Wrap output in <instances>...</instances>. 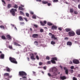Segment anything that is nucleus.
<instances>
[{"instance_id":"obj_1","label":"nucleus","mask_w":80,"mask_h":80,"mask_svg":"<svg viewBox=\"0 0 80 80\" xmlns=\"http://www.w3.org/2000/svg\"><path fill=\"white\" fill-rule=\"evenodd\" d=\"M17 10L16 9L12 8L10 10V12L11 13V14L13 15V16H15V12H17Z\"/></svg>"},{"instance_id":"obj_2","label":"nucleus","mask_w":80,"mask_h":80,"mask_svg":"<svg viewBox=\"0 0 80 80\" xmlns=\"http://www.w3.org/2000/svg\"><path fill=\"white\" fill-rule=\"evenodd\" d=\"M9 60L11 62H12V63H15V64H17V62L16 61V59H15V58L10 57H9Z\"/></svg>"},{"instance_id":"obj_3","label":"nucleus","mask_w":80,"mask_h":80,"mask_svg":"<svg viewBox=\"0 0 80 80\" xmlns=\"http://www.w3.org/2000/svg\"><path fill=\"white\" fill-rule=\"evenodd\" d=\"M52 71L53 72V74L54 75H57L58 74V71H57V69L56 68H53L52 69Z\"/></svg>"},{"instance_id":"obj_4","label":"nucleus","mask_w":80,"mask_h":80,"mask_svg":"<svg viewBox=\"0 0 80 80\" xmlns=\"http://www.w3.org/2000/svg\"><path fill=\"white\" fill-rule=\"evenodd\" d=\"M18 75H19V76H22V77H23V76H26L27 74L26 72L24 71H20L19 72Z\"/></svg>"},{"instance_id":"obj_5","label":"nucleus","mask_w":80,"mask_h":80,"mask_svg":"<svg viewBox=\"0 0 80 80\" xmlns=\"http://www.w3.org/2000/svg\"><path fill=\"white\" fill-rule=\"evenodd\" d=\"M68 35L69 37H73V36H75V33L74 32H73V31H71L68 32Z\"/></svg>"},{"instance_id":"obj_6","label":"nucleus","mask_w":80,"mask_h":80,"mask_svg":"<svg viewBox=\"0 0 80 80\" xmlns=\"http://www.w3.org/2000/svg\"><path fill=\"white\" fill-rule=\"evenodd\" d=\"M57 61V58L56 57L52 58V60H51V62H52V63H54V64H55L56 63V62L55 61Z\"/></svg>"},{"instance_id":"obj_7","label":"nucleus","mask_w":80,"mask_h":80,"mask_svg":"<svg viewBox=\"0 0 80 80\" xmlns=\"http://www.w3.org/2000/svg\"><path fill=\"white\" fill-rule=\"evenodd\" d=\"M9 73H5L4 74V78H5L6 77H8V78H11L12 77V76H9Z\"/></svg>"},{"instance_id":"obj_8","label":"nucleus","mask_w":80,"mask_h":80,"mask_svg":"<svg viewBox=\"0 0 80 80\" xmlns=\"http://www.w3.org/2000/svg\"><path fill=\"white\" fill-rule=\"evenodd\" d=\"M49 35H50V36H51V35L52 36L51 38L54 39V40H57V38L55 37V35H54V34H52V33H49Z\"/></svg>"},{"instance_id":"obj_9","label":"nucleus","mask_w":80,"mask_h":80,"mask_svg":"<svg viewBox=\"0 0 80 80\" xmlns=\"http://www.w3.org/2000/svg\"><path fill=\"white\" fill-rule=\"evenodd\" d=\"M72 62L74 64H78L79 62V61L77 59H74L72 60Z\"/></svg>"},{"instance_id":"obj_10","label":"nucleus","mask_w":80,"mask_h":80,"mask_svg":"<svg viewBox=\"0 0 80 80\" xmlns=\"http://www.w3.org/2000/svg\"><path fill=\"white\" fill-rule=\"evenodd\" d=\"M32 37L34 38H37L38 37V34H34L32 35Z\"/></svg>"},{"instance_id":"obj_11","label":"nucleus","mask_w":80,"mask_h":80,"mask_svg":"<svg viewBox=\"0 0 80 80\" xmlns=\"http://www.w3.org/2000/svg\"><path fill=\"white\" fill-rule=\"evenodd\" d=\"M40 23L41 25H42V26H45V24L47 23V21H43V22L42 21H41L40 22Z\"/></svg>"},{"instance_id":"obj_12","label":"nucleus","mask_w":80,"mask_h":80,"mask_svg":"<svg viewBox=\"0 0 80 80\" xmlns=\"http://www.w3.org/2000/svg\"><path fill=\"white\" fill-rule=\"evenodd\" d=\"M57 27L55 25H53L52 26L51 28V30H57Z\"/></svg>"},{"instance_id":"obj_13","label":"nucleus","mask_w":80,"mask_h":80,"mask_svg":"<svg viewBox=\"0 0 80 80\" xmlns=\"http://www.w3.org/2000/svg\"><path fill=\"white\" fill-rule=\"evenodd\" d=\"M6 37L9 40H12V37L10 35H7Z\"/></svg>"},{"instance_id":"obj_14","label":"nucleus","mask_w":80,"mask_h":80,"mask_svg":"<svg viewBox=\"0 0 80 80\" xmlns=\"http://www.w3.org/2000/svg\"><path fill=\"white\" fill-rule=\"evenodd\" d=\"M35 56H34V54L32 53V55L31 56V60H35Z\"/></svg>"},{"instance_id":"obj_15","label":"nucleus","mask_w":80,"mask_h":80,"mask_svg":"<svg viewBox=\"0 0 80 80\" xmlns=\"http://www.w3.org/2000/svg\"><path fill=\"white\" fill-rule=\"evenodd\" d=\"M0 57L1 59H4V58H5V55L3 54H2L0 55Z\"/></svg>"},{"instance_id":"obj_16","label":"nucleus","mask_w":80,"mask_h":80,"mask_svg":"<svg viewBox=\"0 0 80 80\" xmlns=\"http://www.w3.org/2000/svg\"><path fill=\"white\" fill-rule=\"evenodd\" d=\"M60 78L61 80H65L67 78L65 76H61L60 77Z\"/></svg>"},{"instance_id":"obj_17","label":"nucleus","mask_w":80,"mask_h":80,"mask_svg":"<svg viewBox=\"0 0 80 80\" xmlns=\"http://www.w3.org/2000/svg\"><path fill=\"white\" fill-rule=\"evenodd\" d=\"M72 43L71 42H67V45H69V46H72Z\"/></svg>"},{"instance_id":"obj_18","label":"nucleus","mask_w":80,"mask_h":80,"mask_svg":"<svg viewBox=\"0 0 80 80\" xmlns=\"http://www.w3.org/2000/svg\"><path fill=\"white\" fill-rule=\"evenodd\" d=\"M65 30L67 32H70V31H71L72 29L70 28H67L65 29Z\"/></svg>"},{"instance_id":"obj_19","label":"nucleus","mask_w":80,"mask_h":80,"mask_svg":"<svg viewBox=\"0 0 80 80\" xmlns=\"http://www.w3.org/2000/svg\"><path fill=\"white\" fill-rule=\"evenodd\" d=\"M76 33L78 35H80V29H78L77 30Z\"/></svg>"},{"instance_id":"obj_20","label":"nucleus","mask_w":80,"mask_h":80,"mask_svg":"<svg viewBox=\"0 0 80 80\" xmlns=\"http://www.w3.org/2000/svg\"><path fill=\"white\" fill-rule=\"evenodd\" d=\"M14 45H16V46H18V47L21 46V45L18 44V43H17L16 42H14Z\"/></svg>"},{"instance_id":"obj_21","label":"nucleus","mask_w":80,"mask_h":80,"mask_svg":"<svg viewBox=\"0 0 80 80\" xmlns=\"http://www.w3.org/2000/svg\"><path fill=\"white\" fill-rule=\"evenodd\" d=\"M6 70L7 72H10V71H11V70H10V68H9L8 67H6Z\"/></svg>"},{"instance_id":"obj_22","label":"nucleus","mask_w":80,"mask_h":80,"mask_svg":"<svg viewBox=\"0 0 80 80\" xmlns=\"http://www.w3.org/2000/svg\"><path fill=\"white\" fill-rule=\"evenodd\" d=\"M42 2L43 4H47V3H48V2L46 1H42Z\"/></svg>"},{"instance_id":"obj_23","label":"nucleus","mask_w":80,"mask_h":80,"mask_svg":"<svg viewBox=\"0 0 80 80\" xmlns=\"http://www.w3.org/2000/svg\"><path fill=\"white\" fill-rule=\"evenodd\" d=\"M19 20L20 21H23V18H22V17L21 16L19 17Z\"/></svg>"},{"instance_id":"obj_24","label":"nucleus","mask_w":80,"mask_h":80,"mask_svg":"<svg viewBox=\"0 0 80 80\" xmlns=\"http://www.w3.org/2000/svg\"><path fill=\"white\" fill-rule=\"evenodd\" d=\"M7 0V1L8 2L10 1V0ZM2 3H3L4 5H5L6 4V3H5V1L3 0H2Z\"/></svg>"},{"instance_id":"obj_25","label":"nucleus","mask_w":80,"mask_h":80,"mask_svg":"<svg viewBox=\"0 0 80 80\" xmlns=\"http://www.w3.org/2000/svg\"><path fill=\"white\" fill-rule=\"evenodd\" d=\"M1 38L3 40H5V39H6V37L4 36H1Z\"/></svg>"},{"instance_id":"obj_26","label":"nucleus","mask_w":80,"mask_h":80,"mask_svg":"<svg viewBox=\"0 0 80 80\" xmlns=\"http://www.w3.org/2000/svg\"><path fill=\"white\" fill-rule=\"evenodd\" d=\"M18 9L20 10H24V9H23V8H22V7H19Z\"/></svg>"},{"instance_id":"obj_27","label":"nucleus","mask_w":80,"mask_h":80,"mask_svg":"<svg viewBox=\"0 0 80 80\" xmlns=\"http://www.w3.org/2000/svg\"><path fill=\"white\" fill-rule=\"evenodd\" d=\"M70 13H73V8L70 9Z\"/></svg>"},{"instance_id":"obj_28","label":"nucleus","mask_w":80,"mask_h":80,"mask_svg":"<svg viewBox=\"0 0 80 80\" xmlns=\"http://www.w3.org/2000/svg\"><path fill=\"white\" fill-rule=\"evenodd\" d=\"M74 13L75 14V15H77L78 13V11H74Z\"/></svg>"},{"instance_id":"obj_29","label":"nucleus","mask_w":80,"mask_h":80,"mask_svg":"<svg viewBox=\"0 0 80 80\" xmlns=\"http://www.w3.org/2000/svg\"><path fill=\"white\" fill-rule=\"evenodd\" d=\"M8 8H10L11 7H12V6H11V5L10 4H8L7 6Z\"/></svg>"},{"instance_id":"obj_30","label":"nucleus","mask_w":80,"mask_h":80,"mask_svg":"<svg viewBox=\"0 0 80 80\" xmlns=\"http://www.w3.org/2000/svg\"><path fill=\"white\" fill-rule=\"evenodd\" d=\"M48 25H49V26H51L53 25L52 23L50 22H48Z\"/></svg>"},{"instance_id":"obj_31","label":"nucleus","mask_w":80,"mask_h":80,"mask_svg":"<svg viewBox=\"0 0 80 80\" xmlns=\"http://www.w3.org/2000/svg\"><path fill=\"white\" fill-rule=\"evenodd\" d=\"M13 7V8H18V5L17 4H15Z\"/></svg>"},{"instance_id":"obj_32","label":"nucleus","mask_w":80,"mask_h":80,"mask_svg":"<svg viewBox=\"0 0 80 80\" xmlns=\"http://www.w3.org/2000/svg\"><path fill=\"white\" fill-rule=\"evenodd\" d=\"M46 60H49L50 59V58L49 57L47 56L46 57Z\"/></svg>"},{"instance_id":"obj_33","label":"nucleus","mask_w":80,"mask_h":80,"mask_svg":"<svg viewBox=\"0 0 80 80\" xmlns=\"http://www.w3.org/2000/svg\"><path fill=\"white\" fill-rule=\"evenodd\" d=\"M65 73L66 74H67V75L68 74V70L67 69L65 70Z\"/></svg>"},{"instance_id":"obj_34","label":"nucleus","mask_w":80,"mask_h":80,"mask_svg":"<svg viewBox=\"0 0 80 80\" xmlns=\"http://www.w3.org/2000/svg\"><path fill=\"white\" fill-rule=\"evenodd\" d=\"M51 44H52V45H54V44H55V42H54L53 41H52L51 42Z\"/></svg>"},{"instance_id":"obj_35","label":"nucleus","mask_w":80,"mask_h":80,"mask_svg":"<svg viewBox=\"0 0 80 80\" xmlns=\"http://www.w3.org/2000/svg\"><path fill=\"white\" fill-rule=\"evenodd\" d=\"M0 28H2L3 30L5 29V27L2 25L0 26Z\"/></svg>"},{"instance_id":"obj_36","label":"nucleus","mask_w":80,"mask_h":80,"mask_svg":"<svg viewBox=\"0 0 80 80\" xmlns=\"http://www.w3.org/2000/svg\"><path fill=\"white\" fill-rule=\"evenodd\" d=\"M20 14H21V15H24V13H23V11H20Z\"/></svg>"},{"instance_id":"obj_37","label":"nucleus","mask_w":80,"mask_h":80,"mask_svg":"<svg viewBox=\"0 0 80 80\" xmlns=\"http://www.w3.org/2000/svg\"><path fill=\"white\" fill-rule=\"evenodd\" d=\"M22 78H23V79L24 80H27V77H25V76H22Z\"/></svg>"},{"instance_id":"obj_38","label":"nucleus","mask_w":80,"mask_h":80,"mask_svg":"<svg viewBox=\"0 0 80 80\" xmlns=\"http://www.w3.org/2000/svg\"><path fill=\"white\" fill-rule=\"evenodd\" d=\"M36 58L37 59V60H39V57H38V56L36 55Z\"/></svg>"},{"instance_id":"obj_39","label":"nucleus","mask_w":80,"mask_h":80,"mask_svg":"<svg viewBox=\"0 0 80 80\" xmlns=\"http://www.w3.org/2000/svg\"><path fill=\"white\" fill-rule=\"evenodd\" d=\"M20 25H23L25 24V23H24V22H20Z\"/></svg>"},{"instance_id":"obj_40","label":"nucleus","mask_w":80,"mask_h":80,"mask_svg":"<svg viewBox=\"0 0 80 80\" xmlns=\"http://www.w3.org/2000/svg\"><path fill=\"white\" fill-rule=\"evenodd\" d=\"M34 43L35 45H38V42L37 41L34 42Z\"/></svg>"},{"instance_id":"obj_41","label":"nucleus","mask_w":80,"mask_h":80,"mask_svg":"<svg viewBox=\"0 0 80 80\" xmlns=\"http://www.w3.org/2000/svg\"><path fill=\"white\" fill-rule=\"evenodd\" d=\"M53 2H58V0H53Z\"/></svg>"},{"instance_id":"obj_42","label":"nucleus","mask_w":80,"mask_h":80,"mask_svg":"<svg viewBox=\"0 0 80 80\" xmlns=\"http://www.w3.org/2000/svg\"><path fill=\"white\" fill-rule=\"evenodd\" d=\"M32 18H35V19H36V16L35 15H33L32 16Z\"/></svg>"},{"instance_id":"obj_43","label":"nucleus","mask_w":80,"mask_h":80,"mask_svg":"<svg viewBox=\"0 0 80 80\" xmlns=\"http://www.w3.org/2000/svg\"><path fill=\"white\" fill-rule=\"evenodd\" d=\"M39 65L41 66L42 65H43V63L42 62H40L39 63Z\"/></svg>"},{"instance_id":"obj_44","label":"nucleus","mask_w":80,"mask_h":80,"mask_svg":"<svg viewBox=\"0 0 80 80\" xmlns=\"http://www.w3.org/2000/svg\"><path fill=\"white\" fill-rule=\"evenodd\" d=\"M70 68L71 69H74V66H72L71 67H70Z\"/></svg>"},{"instance_id":"obj_45","label":"nucleus","mask_w":80,"mask_h":80,"mask_svg":"<svg viewBox=\"0 0 80 80\" xmlns=\"http://www.w3.org/2000/svg\"><path fill=\"white\" fill-rule=\"evenodd\" d=\"M34 27H35L36 28H37L38 27V26L36 24H34Z\"/></svg>"},{"instance_id":"obj_46","label":"nucleus","mask_w":80,"mask_h":80,"mask_svg":"<svg viewBox=\"0 0 80 80\" xmlns=\"http://www.w3.org/2000/svg\"><path fill=\"white\" fill-rule=\"evenodd\" d=\"M40 32H43V29H41L40 30Z\"/></svg>"},{"instance_id":"obj_47","label":"nucleus","mask_w":80,"mask_h":80,"mask_svg":"<svg viewBox=\"0 0 80 80\" xmlns=\"http://www.w3.org/2000/svg\"><path fill=\"white\" fill-rule=\"evenodd\" d=\"M50 63H51V61H48L47 62V64H50Z\"/></svg>"},{"instance_id":"obj_48","label":"nucleus","mask_w":80,"mask_h":80,"mask_svg":"<svg viewBox=\"0 0 80 80\" xmlns=\"http://www.w3.org/2000/svg\"><path fill=\"white\" fill-rule=\"evenodd\" d=\"M26 16H27V17H29V14L28 13H26Z\"/></svg>"},{"instance_id":"obj_49","label":"nucleus","mask_w":80,"mask_h":80,"mask_svg":"<svg viewBox=\"0 0 80 80\" xmlns=\"http://www.w3.org/2000/svg\"><path fill=\"white\" fill-rule=\"evenodd\" d=\"M64 39L65 40H68V38H67V37L65 38H64Z\"/></svg>"},{"instance_id":"obj_50","label":"nucleus","mask_w":80,"mask_h":80,"mask_svg":"<svg viewBox=\"0 0 80 80\" xmlns=\"http://www.w3.org/2000/svg\"><path fill=\"white\" fill-rule=\"evenodd\" d=\"M23 18L24 19V20H25V21H26V22H28V20H27V18Z\"/></svg>"},{"instance_id":"obj_51","label":"nucleus","mask_w":80,"mask_h":80,"mask_svg":"<svg viewBox=\"0 0 80 80\" xmlns=\"http://www.w3.org/2000/svg\"><path fill=\"white\" fill-rule=\"evenodd\" d=\"M73 80H77V79L75 78V77H73Z\"/></svg>"},{"instance_id":"obj_52","label":"nucleus","mask_w":80,"mask_h":80,"mask_svg":"<svg viewBox=\"0 0 80 80\" xmlns=\"http://www.w3.org/2000/svg\"><path fill=\"white\" fill-rule=\"evenodd\" d=\"M43 68L44 69V70H46V69H47V67H46V66L44 67H43Z\"/></svg>"},{"instance_id":"obj_53","label":"nucleus","mask_w":80,"mask_h":80,"mask_svg":"<svg viewBox=\"0 0 80 80\" xmlns=\"http://www.w3.org/2000/svg\"><path fill=\"white\" fill-rule=\"evenodd\" d=\"M9 48H10L11 49H12V46H9Z\"/></svg>"},{"instance_id":"obj_54","label":"nucleus","mask_w":80,"mask_h":80,"mask_svg":"<svg viewBox=\"0 0 80 80\" xmlns=\"http://www.w3.org/2000/svg\"><path fill=\"white\" fill-rule=\"evenodd\" d=\"M76 2H77L78 3H79V2H80V0H76Z\"/></svg>"},{"instance_id":"obj_55","label":"nucleus","mask_w":80,"mask_h":80,"mask_svg":"<svg viewBox=\"0 0 80 80\" xmlns=\"http://www.w3.org/2000/svg\"><path fill=\"white\" fill-rule=\"evenodd\" d=\"M58 30H60V31H62V29L60 28H58Z\"/></svg>"},{"instance_id":"obj_56","label":"nucleus","mask_w":80,"mask_h":80,"mask_svg":"<svg viewBox=\"0 0 80 80\" xmlns=\"http://www.w3.org/2000/svg\"><path fill=\"white\" fill-rule=\"evenodd\" d=\"M64 70H68V69H67L66 67H64Z\"/></svg>"},{"instance_id":"obj_57","label":"nucleus","mask_w":80,"mask_h":80,"mask_svg":"<svg viewBox=\"0 0 80 80\" xmlns=\"http://www.w3.org/2000/svg\"><path fill=\"white\" fill-rule=\"evenodd\" d=\"M48 6H50L51 5V3H48Z\"/></svg>"},{"instance_id":"obj_58","label":"nucleus","mask_w":80,"mask_h":80,"mask_svg":"<svg viewBox=\"0 0 80 80\" xmlns=\"http://www.w3.org/2000/svg\"><path fill=\"white\" fill-rule=\"evenodd\" d=\"M69 64H72L73 63V62L72 61H70L69 62Z\"/></svg>"},{"instance_id":"obj_59","label":"nucleus","mask_w":80,"mask_h":80,"mask_svg":"<svg viewBox=\"0 0 80 80\" xmlns=\"http://www.w3.org/2000/svg\"><path fill=\"white\" fill-rule=\"evenodd\" d=\"M48 75L49 77H51V74H50V73H48Z\"/></svg>"},{"instance_id":"obj_60","label":"nucleus","mask_w":80,"mask_h":80,"mask_svg":"<svg viewBox=\"0 0 80 80\" xmlns=\"http://www.w3.org/2000/svg\"><path fill=\"white\" fill-rule=\"evenodd\" d=\"M30 14H32V15H33V12H30Z\"/></svg>"},{"instance_id":"obj_61","label":"nucleus","mask_w":80,"mask_h":80,"mask_svg":"<svg viewBox=\"0 0 80 80\" xmlns=\"http://www.w3.org/2000/svg\"><path fill=\"white\" fill-rule=\"evenodd\" d=\"M27 59L28 60V61H30V58H27Z\"/></svg>"},{"instance_id":"obj_62","label":"nucleus","mask_w":80,"mask_h":80,"mask_svg":"<svg viewBox=\"0 0 80 80\" xmlns=\"http://www.w3.org/2000/svg\"><path fill=\"white\" fill-rule=\"evenodd\" d=\"M78 8H79V9H80V4H79V5H78Z\"/></svg>"},{"instance_id":"obj_63","label":"nucleus","mask_w":80,"mask_h":80,"mask_svg":"<svg viewBox=\"0 0 80 80\" xmlns=\"http://www.w3.org/2000/svg\"><path fill=\"white\" fill-rule=\"evenodd\" d=\"M71 73H73V70H71Z\"/></svg>"},{"instance_id":"obj_64","label":"nucleus","mask_w":80,"mask_h":80,"mask_svg":"<svg viewBox=\"0 0 80 80\" xmlns=\"http://www.w3.org/2000/svg\"><path fill=\"white\" fill-rule=\"evenodd\" d=\"M78 77H79L80 78V74H78Z\"/></svg>"}]
</instances>
